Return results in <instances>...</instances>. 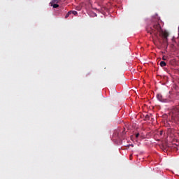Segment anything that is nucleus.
Masks as SVG:
<instances>
[{"label":"nucleus","instance_id":"nucleus-1","mask_svg":"<svg viewBox=\"0 0 179 179\" xmlns=\"http://www.w3.org/2000/svg\"><path fill=\"white\" fill-rule=\"evenodd\" d=\"M159 20H160V18L153 20L152 27H151V31H148L150 34H154L155 37H157V34H159V33L162 31V27L160 26V23H159Z\"/></svg>","mask_w":179,"mask_h":179},{"label":"nucleus","instance_id":"nucleus-2","mask_svg":"<svg viewBox=\"0 0 179 179\" xmlns=\"http://www.w3.org/2000/svg\"><path fill=\"white\" fill-rule=\"evenodd\" d=\"M157 99L159 101H162V103H166L167 101V99L166 98L163 97V95H162L161 94H157Z\"/></svg>","mask_w":179,"mask_h":179},{"label":"nucleus","instance_id":"nucleus-3","mask_svg":"<svg viewBox=\"0 0 179 179\" xmlns=\"http://www.w3.org/2000/svg\"><path fill=\"white\" fill-rule=\"evenodd\" d=\"M162 37L164 38V41L167 43L169 40L167 38V37H169V32L162 31Z\"/></svg>","mask_w":179,"mask_h":179},{"label":"nucleus","instance_id":"nucleus-4","mask_svg":"<svg viewBox=\"0 0 179 179\" xmlns=\"http://www.w3.org/2000/svg\"><path fill=\"white\" fill-rule=\"evenodd\" d=\"M64 1L65 0H52V1L50 2V4L59 3V2H64Z\"/></svg>","mask_w":179,"mask_h":179},{"label":"nucleus","instance_id":"nucleus-5","mask_svg":"<svg viewBox=\"0 0 179 179\" xmlns=\"http://www.w3.org/2000/svg\"><path fill=\"white\" fill-rule=\"evenodd\" d=\"M50 6H52L55 9H57V8H59V5H58V3L50 4Z\"/></svg>","mask_w":179,"mask_h":179},{"label":"nucleus","instance_id":"nucleus-6","mask_svg":"<svg viewBox=\"0 0 179 179\" xmlns=\"http://www.w3.org/2000/svg\"><path fill=\"white\" fill-rule=\"evenodd\" d=\"M159 65H160V66H162V68H163L164 66H166V65H167V64H166V62L162 61V62H160Z\"/></svg>","mask_w":179,"mask_h":179},{"label":"nucleus","instance_id":"nucleus-7","mask_svg":"<svg viewBox=\"0 0 179 179\" xmlns=\"http://www.w3.org/2000/svg\"><path fill=\"white\" fill-rule=\"evenodd\" d=\"M71 15H74V16H76L78 15V12L75 10H70Z\"/></svg>","mask_w":179,"mask_h":179},{"label":"nucleus","instance_id":"nucleus-8","mask_svg":"<svg viewBox=\"0 0 179 179\" xmlns=\"http://www.w3.org/2000/svg\"><path fill=\"white\" fill-rule=\"evenodd\" d=\"M71 11L68 12V13L65 15V19H68V17H69V15H71Z\"/></svg>","mask_w":179,"mask_h":179},{"label":"nucleus","instance_id":"nucleus-9","mask_svg":"<svg viewBox=\"0 0 179 179\" xmlns=\"http://www.w3.org/2000/svg\"><path fill=\"white\" fill-rule=\"evenodd\" d=\"M162 135H163V131H160L159 132V136H162Z\"/></svg>","mask_w":179,"mask_h":179},{"label":"nucleus","instance_id":"nucleus-10","mask_svg":"<svg viewBox=\"0 0 179 179\" xmlns=\"http://www.w3.org/2000/svg\"><path fill=\"white\" fill-rule=\"evenodd\" d=\"M136 138H139V133L136 134Z\"/></svg>","mask_w":179,"mask_h":179},{"label":"nucleus","instance_id":"nucleus-11","mask_svg":"<svg viewBox=\"0 0 179 179\" xmlns=\"http://www.w3.org/2000/svg\"><path fill=\"white\" fill-rule=\"evenodd\" d=\"M145 119H146V120H149V115H147L145 116Z\"/></svg>","mask_w":179,"mask_h":179},{"label":"nucleus","instance_id":"nucleus-12","mask_svg":"<svg viewBox=\"0 0 179 179\" xmlns=\"http://www.w3.org/2000/svg\"><path fill=\"white\" fill-rule=\"evenodd\" d=\"M162 59L163 61H166V58H164V57H163Z\"/></svg>","mask_w":179,"mask_h":179},{"label":"nucleus","instance_id":"nucleus-13","mask_svg":"<svg viewBox=\"0 0 179 179\" xmlns=\"http://www.w3.org/2000/svg\"><path fill=\"white\" fill-rule=\"evenodd\" d=\"M131 156H132V155H131V156H130V160H131V159H132V157H131Z\"/></svg>","mask_w":179,"mask_h":179},{"label":"nucleus","instance_id":"nucleus-14","mask_svg":"<svg viewBox=\"0 0 179 179\" xmlns=\"http://www.w3.org/2000/svg\"><path fill=\"white\" fill-rule=\"evenodd\" d=\"M131 156H132V155H131V156H130V160H131V159H132V157H131Z\"/></svg>","mask_w":179,"mask_h":179},{"label":"nucleus","instance_id":"nucleus-15","mask_svg":"<svg viewBox=\"0 0 179 179\" xmlns=\"http://www.w3.org/2000/svg\"><path fill=\"white\" fill-rule=\"evenodd\" d=\"M178 36H179V27H178Z\"/></svg>","mask_w":179,"mask_h":179}]
</instances>
